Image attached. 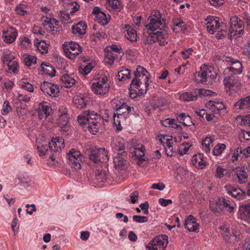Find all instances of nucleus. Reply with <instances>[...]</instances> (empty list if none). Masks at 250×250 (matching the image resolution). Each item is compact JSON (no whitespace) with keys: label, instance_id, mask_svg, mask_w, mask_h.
<instances>
[{"label":"nucleus","instance_id":"nucleus-48","mask_svg":"<svg viewBox=\"0 0 250 250\" xmlns=\"http://www.w3.org/2000/svg\"><path fill=\"white\" fill-rule=\"evenodd\" d=\"M12 111V108L10 105L9 103L6 101L3 104V108L1 109V114L5 115Z\"/></svg>","mask_w":250,"mask_h":250},{"label":"nucleus","instance_id":"nucleus-36","mask_svg":"<svg viewBox=\"0 0 250 250\" xmlns=\"http://www.w3.org/2000/svg\"><path fill=\"white\" fill-rule=\"evenodd\" d=\"M198 94L196 90L193 93L185 92L180 96V99L184 101H191L197 99Z\"/></svg>","mask_w":250,"mask_h":250},{"label":"nucleus","instance_id":"nucleus-19","mask_svg":"<svg viewBox=\"0 0 250 250\" xmlns=\"http://www.w3.org/2000/svg\"><path fill=\"white\" fill-rule=\"evenodd\" d=\"M219 208L222 209V212H231L234 208L230 204V201L227 200L223 197H220L218 199Z\"/></svg>","mask_w":250,"mask_h":250},{"label":"nucleus","instance_id":"nucleus-46","mask_svg":"<svg viewBox=\"0 0 250 250\" xmlns=\"http://www.w3.org/2000/svg\"><path fill=\"white\" fill-rule=\"evenodd\" d=\"M197 94L198 95L200 96H212L213 95H214L215 94V92H212V91L208 89H196Z\"/></svg>","mask_w":250,"mask_h":250},{"label":"nucleus","instance_id":"nucleus-40","mask_svg":"<svg viewBox=\"0 0 250 250\" xmlns=\"http://www.w3.org/2000/svg\"><path fill=\"white\" fill-rule=\"evenodd\" d=\"M118 79L120 81H124L125 80L129 79L131 78L130 70L127 69L122 70L118 72Z\"/></svg>","mask_w":250,"mask_h":250},{"label":"nucleus","instance_id":"nucleus-10","mask_svg":"<svg viewBox=\"0 0 250 250\" xmlns=\"http://www.w3.org/2000/svg\"><path fill=\"white\" fill-rule=\"evenodd\" d=\"M40 88L43 93H46L50 96L54 97L58 96L59 89L56 84L44 82L41 84Z\"/></svg>","mask_w":250,"mask_h":250},{"label":"nucleus","instance_id":"nucleus-9","mask_svg":"<svg viewBox=\"0 0 250 250\" xmlns=\"http://www.w3.org/2000/svg\"><path fill=\"white\" fill-rule=\"evenodd\" d=\"M109 84L107 82V78L103 77L97 82L92 84V90L97 95L105 94L109 91Z\"/></svg>","mask_w":250,"mask_h":250},{"label":"nucleus","instance_id":"nucleus-28","mask_svg":"<svg viewBox=\"0 0 250 250\" xmlns=\"http://www.w3.org/2000/svg\"><path fill=\"white\" fill-rule=\"evenodd\" d=\"M148 20L150 21L149 23L146 24L145 26L147 29L152 31H155L159 28L160 25H162L161 20H156L155 19L149 18Z\"/></svg>","mask_w":250,"mask_h":250},{"label":"nucleus","instance_id":"nucleus-34","mask_svg":"<svg viewBox=\"0 0 250 250\" xmlns=\"http://www.w3.org/2000/svg\"><path fill=\"white\" fill-rule=\"evenodd\" d=\"M34 45L41 53L45 54L48 52V47L44 41L36 39L34 41Z\"/></svg>","mask_w":250,"mask_h":250},{"label":"nucleus","instance_id":"nucleus-50","mask_svg":"<svg viewBox=\"0 0 250 250\" xmlns=\"http://www.w3.org/2000/svg\"><path fill=\"white\" fill-rule=\"evenodd\" d=\"M133 220L134 222H136L137 223H145L146 222L148 221V217L146 216H140V215H134L133 216Z\"/></svg>","mask_w":250,"mask_h":250},{"label":"nucleus","instance_id":"nucleus-27","mask_svg":"<svg viewBox=\"0 0 250 250\" xmlns=\"http://www.w3.org/2000/svg\"><path fill=\"white\" fill-rule=\"evenodd\" d=\"M63 51L65 55L71 59H74L76 56L78 55L82 52V48L76 49L75 50H70L67 49V45L63 44Z\"/></svg>","mask_w":250,"mask_h":250},{"label":"nucleus","instance_id":"nucleus-35","mask_svg":"<svg viewBox=\"0 0 250 250\" xmlns=\"http://www.w3.org/2000/svg\"><path fill=\"white\" fill-rule=\"evenodd\" d=\"M172 23L174 26L173 29L174 32H178L180 30L182 31L186 29V25L181 19H173Z\"/></svg>","mask_w":250,"mask_h":250},{"label":"nucleus","instance_id":"nucleus-18","mask_svg":"<svg viewBox=\"0 0 250 250\" xmlns=\"http://www.w3.org/2000/svg\"><path fill=\"white\" fill-rule=\"evenodd\" d=\"M127 153L124 151L121 153H118L113 158V162L116 168H122L125 163V158L126 157Z\"/></svg>","mask_w":250,"mask_h":250},{"label":"nucleus","instance_id":"nucleus-41","mask_svg":"<svg viewBox=\"0 0 250 250\" xmlns=\"http://www.w3.org/2000/svg\"><path fill=\"white\" fill-rule=\"evenodd\" d=\"M172 144V140H167L166 145H164L166 153L168 156H172L174 153L175 152V151L173 150Z\"/></svg>","mask_w":250,"mask_h":250},{"label":"nucleus","instance_id":"nucleus-16","mask_svg":"<svg viewBox=\"0 0 250 250\" xmlns=\"http://www.w3.org/2000/svg\"><path fill=\"white\" fill-rule=\"evenodd\" d=\"M233 106L237 109L246 111L250 108V96L241 98L235 102Z\"/></svg>","mask_w":250,"mask_h":250},{"label":"nucleus","instance_id":"nucleus-26","mask_svg":"<svg viewBox=\"0 0 250 250\" xmlns=\"http://www.w3.org/2000/svg\"><path fill=\"white\" fill-rule=\"evenodd\" d=\"M61 81L63 84V86L70 88L75 83V80L67 74H64L61 78Z\"/></svg>","mask_w":250,"mask_h":250},{"label":"nucleus","instance_id":"nucleus-33","mask_svg":"<svg viewBox=\"0 0 250 250\" xmlns=\"http://www.w3.org/2000/svg\"><path fill=\"white\" fill-rule=\"evenodd\" d=\"M235 173L240 184L244 183L248 178L247 172L240 167H236L235 170Z\"/></svg>","mask_w":250,"mask_h":250},{"label":"nucleus","instance_id":"nucleus-15","mask_svg":"<svg viewBox=\"0 0 250 250\" xmlns=\"http://www.w3.org/2000/svg\"><path fill=\"white\" fill-rule=\"evenodd\" d=\"M199 225L192 215H189L185 221V227L189 231L198 232Z\"/></svg>","mask_w":250,"mask_h":250},{"label":"nucleus","instance_id":"nucleus-30","mask_svg":"<svg viewBox=\"0 0 250 250\" xmlns=\"http://www.w3.org/2000/svg\"><path fill=\"white\" fill-rule=\"evenodd\" d=\"M108 2L107 8L109 10L112 9L116 12H119L122 9L121 2L119 0H106Z\"/></svg>","mask_w":250,"mask_h":250},{"label":"nucleus","instance_id":"nucleus-64","mask_svg":"<svg viewBox=\"0 0 250 250\" xmlns=\"http://www.w3.org/2000/svg\"><path fill=\"white\" fill-rule=\"evenodd\" d=\"M75 104H78L77 107L79 108H83L86 106V103L83 98H80L77 99Z\"/></svg>","mask_w":250,"mask_h":250},{"label":"nucleus","instance_id":"nucleus-43","mask_svg":"<svg viewBox=\"0 0 250 250\" xmlns=\"http://www.w3.org/2000/svg\"><path fill=\"white\" fill-rule=\"evenodd\" d=\"M157 31L156 32L153 31L152 33H149V35L146 37L145 43L151 44L157 42Z\"/></svg>","mask_w":250,"mask_h":250},{"label":"nucleus","instance_id":"nucleus-52","mask_svg":"<svg viewBox=\"0 0 250 250\" xmlns=\"http://www.w3.org/2000/svg\"><path fill=\"white\" fill-rule=\"evenodd\" d=\"M70 8L71 9L70 12L71 13H74L78 11L80 8V6L76 2H72L69 4L67 9H69Z\"/></svg>","mask_w":250,"mask_h":250},{"label":"nucleus","instance_id":"nucleus-8","mask_svg":"<svg viewBox=\"0 0 250 250\" xmlns=\"http://www.w3.org/2000/svg\"><path fill=\"white\" fill-rule=\"evenodd\" d=\"M212 67H208L207 65L204 64L200 67V71L194 74V77L196 78V75L197 74L200 78L199 82L202 83H206L208 80L210 81V80L216 78V75L215 72H214V74L212 73Z\"/></svg>","mask_w":250,"mask_h":250},{"label":"nucleus","instance_id":"nucleus-31","mask_svg":"<svg viewBox=\"0 0 250 250\" xmlns=\"http://www.w3.org/2000/svg\"><path fill=\"white\" fill-rule=\"evenodd\" d=\"M177 119L181 123L186 126H190L192 125H194L191 117L188 115H186L185 113H182L179 115Z\"/></svg>","mask_w":250,"mask_h":250},{"label":"nucleus","instance_id":"nucleus-44","mask_svg":"<svg viewBox=\"0 0 250 250\" xmlns=\"http://www.w3.org/2000/svg\"><path fill=\"white\" fill-rule=\"evenodd\" d=\"M162 28H160L159 30L157 31V42H159L160 45H163L165 41L166 37V31L163 32Z\"/></svg>","mask_w":250,"mask_h":250},{"label":"nucleus","instance_id":"nucleus-59","mask_svg":"<svg viewBox=\"0 0 250 250\" xmlns=\"http://www.w3.org/2000/svg\"><path fill=\"white\" fill-rule=\"evenodd\" d=\"M114 148L118 151H124L125 150V144L123 143L117 142L114 143Z\"/></svg>","mask_w":250,"mask_h":250},{"label":"nucleus","instance_id":"nucleus-1","mask_svg":"<svg viewBox=\"0 0 250 250\" xmlns=\"http://www.w3.org/2000/svg\"><path fill=\"white\" fill-rule=\"evenodd\" d=\"M78 122L81 125L86 126L88 130L93 135L103 131L104 119L94 111H84L78 116Z\"/></svg>","mask_w":250,"mask_h":250},{"label":"nucleus","instance_id":"nucleus-62","mask_svg":"<svg viewBox=\"0 0 250 250\" xmlns=\"http://www.w3.org/2000/svg\"><path fill=\"white\" fill-rule=\"evenodd\" d=\"M49 22L47 25L48 28H49L51 31H53L55 26L58 25V21L54 18H53Z\"/></svg>","mask_w":250,"mask_h":250},{"label":"nucleus","instance_id":"nucleus-23","mask_svg":"<svg viewBox=\"0 0 250 250\" xmlns=\"http://www.w3.org/2000/svg\"><path fill=\"white\" fill-rule=\"evenodd\" d=\"M125 29L126 31V34H125L126 38L131 42L137 41V35L136 30L128 25H125Z\"/></svg>","mask_w":250,"mask_h":250},{"label":"nucleus","instance_id":"nucleus-39","mask_svg":"<svg viewBox=\"0 0 250 250\" xmlns=\"http://www.w3.org/2000/svg\"><path fill=\"white\" fill-rule=\"evenodd\" d=\"M134 149L135 156L136 158L138 159L144 161L145 149L143 146L141 145L139 147H135Z\"/></svg>","mask_w":250,"mask_h":250},{"label":"nucleus","instance_id":"nucleus-3","mask_svg":"<svg viewBox=\"0 0 250 250\" xmlns=\"http://www.w3.org/2000/svg\"><path fill=\"white\" fill-rule=\"evenodd\" d=\"M222 61L227 65H231L225 68V74L229 73H233L234 75L242 73V64L239 60L234 59L231 57L224 56L222 57Z\"/></svg>","mask_w":250,"mask_h":250},{"label":"nucleus","instance_id":"nucleus-21","mask_svg":"<svg viewBox=\"0 0 250 250\" xmlns=\"http://www.w3.org/2000/svg\"><path fill=\"white\" fill-rule=\"evenodd\" d=\"M131 108L127 106L126 104H123L116 110V115L117 118H125L131 111Z\"/></svg>","mask_w":250,"mask_h":250},{"label":"nucleus","instance_id":"nucleus-29","mask_svg":"<svg viewBox=\"0 0 250 250\" xmlns=\"http://www.w3.org/2000/svg\"><path fill=\"white\" fill-rule=\"evenodd\" d=\"M41 67L42 68V71L44 74L48 75L51 77H53L55 76L56 71L49 63H46L43 62L41 64Z\"/></svg>","mask_w":250,"mask_h":250},{"label":"nucleus","instance_id":"nucleus-4","mask_svg":"<svg viewBox=\"0 0 250 250\" xmlns=\"http://www.w3.org/2000/svg\"><path fill=\"white\" fill-rule=\"evenodd\" d=\"M88 154L89 159L94 163L100 162H104L108 160L107 151L105 148H97L96 147H90Z\"/></svg>","mask_w":250,"mask_h":250},{"label":"nucleus","instance_id":"nucleus-55","mask_svg":"<svg viewBox=\"0 0 250 250\" xmlns=\"http://www.w3.org/2000/svg\"><path fill=\"white\" fill-rule=\"evenodd\" d=\"M210 208L215 213H221L222 212L221 208H219L218 206V201L215 204H210Z\"/></svg>","mask_w":250,"mask_h":250},{"label":"nucleus","instance_id":"nucleus-14","mask_svg":"<svg viewBox=\"0 0 250 250\" xmlns=\"http://www.w3.org/2000/svg\"><path fill=\"white\" fill-rule=\"evenodd\" d=\"M92 14L96 16V20L102 25H104L109 21L110 19L109 15L102 11L99 7H95L93 10Z\"/></svg>","mask_w":250,"mask_h":250},{"label":"nucleus","instance_id":"nucleus-17","mask_svg":"<svg viewBox=\"0 0 250 250\" xmlns=\"http://www.w3.org/2000/svg\"><path fill=\"white\" fill-rule=\"evenodd\" d=\"M17 36V31L12 27L9 28L6 31H3V38L4 41L7 43H11L14 42Z\"/></svg>","mask_w":250,"mask_h":250},{"label":"nucleus","instance_id":"nucleus-53","mask_svg":"<svg viewBox=\"0 0 250 250\" xmlns=\"http://www.w3.org/2000/svg\"><path fill=\"white\" fill-rule=\"evenodd\" d=\"M19 225H18V220L16 217L13 219L11 223V228L14 235L18 232Z\"/></svg>","mask_w":250,"mask_h":250},{"label":"nucleus","instance_id":"nucleus-60","mask_svg":"<svg viewBox=\"0 0 250 250\" xmlns=\"http://www.w3.org/2000/svg\"><path fill=\"white\" fill-rule=\"evenodd\" d=\"M64 44L67 45V49H68L69 50H75L76 49L82 48L79 44L73 42H69L68 44L65 43Z\"/></svg>","mask_w":250,"mask_h":250},{"label":"nucleus","instance_id":"nucleus-54","mask_svg":"<svg viewBox=\"0 0 250 250\" xmlns=\"http://www.w3.org/2000/svg\"><path fill=\"white\" fill-rule=\"evenodd\" d=\"M93 66L91 63H88L85 65L83 69L79 70V72L83 73L85 75L88 74L93 68Z\"/></svg>","mask_w":250,"mask_h":250},{"label":"nucleus","instance_id":"nucleus-2","mask_svg":"<svg viewBox=\"0 0 250 250\" xmlns=\"http://www.w3.org/2000/svg\"><path fill=\"white\" fill-rule=\"evenodd\" d=\"M64 147V140L62 138H53L48 145H42L38 146L37 150L39 152V155L42 156L50 153L49 158L52 161L54 162L59 152L62 148Z\"/></svg>","mask_w":250,"mask_h":250},{"label":"nucleus","instance_id":"nucleus-37","mask_svg":"<svg viewBox=\"0 0 250 250\" xmlns=\"http://www.w3.org/2000/svg\"><path fill=\"white\" fill-rule=\"evenodd\" d=\"M104 61L108 64L111 65L114 62L117 54L115 52L109 51V50L105 51Z\"/></svg>","mask_w":250,"mask_h":250},{"label":"nucleus","instance_id":"nucleus-22","mask_svg":"<svg viewBox=\"0 0 250 250\" xmlns=\"http://www.w3.org/2000/svg\"><path fill=\"white\" fill-rule=\"evenodd\" d=\"M51 108L45 105L43 103H40L38 109V113L40 119H45L49 116Z\"/></svg>","mask_w":250,"mask_h":250},{"label":"nucleus","instance_id":"nucleus-20","mask_svg":"<svg viewBox=\"0 0 250 250\" xmlns=\"http://www.w3.org/2000/svg\"><path fill=\"white\" fill-rule=\"evenodd\" d=\"M206 106L214 113H216L218 111L225 109V105L222 102H218L209 101L207 103Z\"/></svg>","mask_w":250,"mask_h":250},{"label":"nucleus","instance_id":"nucleus-42","mask_svg":"<svg viewBox=\"0 0 250 250\" xmlns=\"http://www.w3.org/2000/svg\"><path fill=\"white\" fill-rule=\"evenodd\" d=\"M69 122V117L66 112L64 111L60 115L59 119V123L62 127L65 126Z\"/></svg>","mask_w":250,"mask_h":250},{"label":"nucleus","instance_id":"nucleus-45","mask_svg":"<svg viewBox=\"0 0 250 250\" xmlns=\"http://www.w3.org/2000/svg\"><path fill=\"white\" fill-rule=\"evenodd\" d=\"M226 145L224 144H219L217 145L213 150V153L215 156H218L221 154L223 150L226 148Z\"/></svg>","mask_w":250,"mask_h":250},{"label":"nucleus","instance_id":"nucleus-6","mask_svg":"<svg viewBox=\"0 0 250 250\" xmlns=\"http://www.w3.org/2000/svg\"><path fill=\"white\" fill-rule=\"evenodd\" d=\"M230 27L229 32V38L232 40L233 37L242 33L243 22L236 16H233L230 18Z\"/></svg>","mask_w":250,"mask_h":250},{"label":"nucleus","instance_id":"nucleus-63","mask_svg":"<svg viewBox=\"0 0 250 250\" xmlns=\"http://www.w3.org/2000/svg\"><path fill=\"white\" fill-rule=\"evenodd\" d=\"M149 18L154 19L156 20H161V14L159 11L154 10L151 13V15L149 17Z\"/></svg>","mask_w":250,"mask_h":250},{"label":"nucleus","instance_id":"nucleus-11","mask_svg":"<svg viewBox=\"0 0 250 250\" xmlns=\"http://www.w3.org/2000/svg\"><path fill=\"white\" fill-rule=\"evenodd\" d=\"M206 21L207 31L209 34H213L220 28L221 24L219 23L218 17H208Z\"/></svg>","mask_w":250,"mask_h":250},{"label":"nucleus","instance_id":"nucleus-12","mask_svg":"<svg viewBox=\"0 0 250 250\" xmlns=\"http://www.w3.org/2000/svg\"><path fill=\"white\" fill-rule=\"evenodd\" d=\"M228 75L226 76L224 80V83L227 91L233 89L234 86H238L240 83L238 81V77L236 76L233 73H227Z\"/></svg>","mask_w":250,"mask_h":250},{"label":"nucleus","instance_id":"nucleus-56","mask_svg":"<svg viewBox=\"0 0 250 250\" xmlns=\"http://www.w3.org/2000/svg\"><path fill=\"white\" fill-rule=\"evenodd\" d=\"M53 18L51 17V16L48 14H46L45 16H42V24L44 26H47L49 22L52 20Z\"/></svg>","mask_w":250,"mask_h":250},{"label":"nucleus","instance_id":"nucleus-51","mask_svg":"<svg viewBox=\"0 0 250 250\" xmlns=\"http://www.w3.org/2000/svg\"><path fill=\"white\" fill-rule=\"evenodd\" d=\"M96 179L99 182H104L106 180V176L104 171L101 170L98 171V173L96 175Z\"/></svg>","mask_w":250,"mask_h":250},{"label":"nucleus","instance_id":"nucleus-5","mask_svg":"<svg viewBox=\"0 0 250 250\" xmlns=\"http://www.w3.org/2000/svg\"><path fill=\"white\" fill-rule=\"evenodd\" d=\"M168 237L166 235L156 236L146 246L147 250H165L168 244Z\"/></svg>","mask_w":250,"mask_h":250},{"label":"nucleus","instance_id":"nucleus-13","mask_svg":"<svg viewBox=\"0 0 250 250\" xmlns=\"http://www.w3.org/2000/svg\"><path fill=\"white\" fill-rule=\"evenodd\" d=\"M225 188L229 195L238 200L242 199L246 194L245 191L236 186L227 185Z\"/></svg>","mask_w":250,"mask_h":250},{"label":"nucleus","instance_id":"nucleus-57","mask_svg":"<svg viewBox=\"0 0 250 250\" xmlns=\"http://www.w3.org/2000/svg\"><path fill=\"white\" fill-rule=\"evenodd\" d=\"M7 65L9 70L16 73L18 67V64L16 61H13L11 63H7Z\"/></svg>","mask_w":250,"mask_h":250},{"label":"nucleus","instance_id":"nucleus-49","mask_svg":"<svg viewBox=\"0 0 250 250\" xmlns=\"http://www.w3.org/2000/svg\"><path fill=\"white\" fill-rule=\"evenodd\" d=\"M25 80V79H22L21 87L29 92H33L34 90L33 85L29 83L26 82Z\"/></svg>","mask_w":250,"mask_h":250},{"label":"nucleus","instance_id":"nucleus-38","mask_svg":"<svg viewBox=\"0 0 250 250\" xmlns=\"http://www.w3.org/2000/svg\"><path fill=\"white\" fill-rule=\"evenodd\" d=\"M215 37L218 39H222L226 37L227 31L226 29V24L223 22L221 23L220 28L216 31Z\"/></svg>","mask_w":250,"mask_h":250},{"label":"nucleus","instance_id":"nucleus-61","mask_svg":"<svg viewBox=\"0 0 250 250\" xmlns=\"http://www.w3.org/2000/svg\"><path fill=\"white\" fill-rule=\"evenodd\" d=\"M130 202L132 204H135L137 202L139 198V192L138 191H134L130 196Z\"/></svg>","mask_w":250,"mask_h":250},{"label":"nucleus","instance_id":"nucleus-47","mask_svg":"<svg viewBox=\"0 0 250 250\" xmlns=\"http://www.w3.org/2000/svg\"><path fill=\"white\" fill-rule=\"evenodd\" d=\"M37 58L34 56L26 55L24 58V62L26 65L30 66L32 64L36 63Z\"/></svg>","mask_w":250,"mask_h":250},{"label":"nucleus","instance_id":"nucleus-24","mask_svg":"<svg viewBox=\"0 0 250 250\" xmlns=\"http://www.w3.org/2000/svg\"><path fill=\"white\" fill-rule=\"evenodd\" d=\"M87 27L86 24L83 22H79L76 25L72 27V33L73 34L83 35L85 33V30Z\"/></svg>","mask_w":250,"mask_h":250},{"label":"nucleus","instance_id":"nucleus-32","mask_svg":"<svg viewBox=\"0 0 250 250\" xmlns=\"http://www.w3.org/2000/svg\"><path fill=\"white\" fill-rule=\"evenodd\" d=\"M239 212L241 218L250 219V203L241 206L239 208Z\"/></svg>","mask_w":250,"mask_h":250},{"label":"nucleus","instance_id":"nucleus-25","mask_svg":"<svg viewBox=\"0 0 250 250\" xmlns=\"http://www.w3.org/2000/svg\"><path fill=\"white\" fill-rule=\"evenodd\" d=\"M141 84L142 82L141 81V79L134 78L132 80L130 86L131 87V88L134 87L135 88L138 89L139 91V93H145L146 92L147 87L148 86V81L146 80V82H145V86L146 87V89L145 90V92H144L142 89H140Z\"/></svg>","mask_w":250,"mask_h":250},{"label":"nucleus","instance_id":"nucleus-7","mask_svg":"<svg viewBox=\"0 0 250 250\" xmlns=\"http://www.w3.org/2000/svg\"><path fill=\"white\" fill-rule=\"evenodd\" d=\"M71 167L75 170L81 169L82 155L79 151L74 148L71 149L67 154Z\"/></svg>","mask_w":250,"mask_h":250},{"label":"nucleus","instance_id":"nucleus-58","mask_svg":"<svg viewBox=\"0 0 250 250\" xmlns=\"http://www.w3.org/2000/svg\"><path fill=\"white\" fill-rule=\"evenodd\" d=\"M243 152L244 153V151L242 150L241 147L236 148L235 149L232 156V161L234 162V161L237 160L239 154L242 153Z\"/></svg>","mask_w":250,"mask_h":250}]
</instances>
